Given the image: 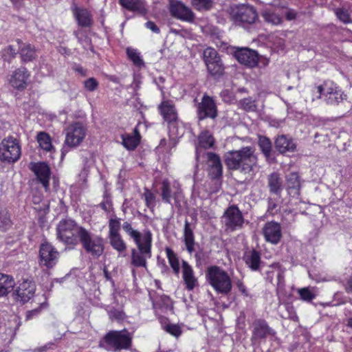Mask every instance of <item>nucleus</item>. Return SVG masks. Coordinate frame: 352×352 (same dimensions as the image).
Wrapping results in <instances>:
<instances>
[{"label": "nucleus", "mask_w": 352, "mask_h": 352, "mask_svg": "<svg viewBox=\"0 0 352 352\" xmlns=\"http://www.w3.org/2000/svg\"><path fill=\"white\" fill-rule=\"evenodd\" d=\"M74 14L78 21V24L81 27H89L93 23L91 15L87 9L76 8L74 10Z\"/></svg>", "instance_id": "nucleus-28"}, {"label": "nucleus", "mask_w": 352, "mask_h": 352, "mask_svg": "<svg viewBox=\"0 0 352 352\" xmlns=\"http://www.w3.org/2000/svg\"><path fill=\"white\" fill-rule=\"evenodd\" d=\"M165 330L174 336H179L181 333L179 326L176 324H167L165 327Z\"/></svg>", "instance_id": "nucleus-51"}, {"label": "nucleus", "mask_w": 352, "mask_h": 352, "mask_svg": "<svg viewBox=\"0 0 352 352\" xmlns=\"http://www.w3.org/2000/svg\"><path fill=\"white\" fill-rule=\"evenodd\" d=\"M223 221L226 230L234 231L242 228L244 219L239 209L235 206H232L225 211Z\"/></svg>", "instance_id": "nucleus-11"}, {"label": "nucleus", "mask_w": 352, "mask_h": 352, "mask_svg": "<svg viewBox=\"0 0 352 352\" xmlns=\"http://www.w3.org/2000/svg\"><path fill=\"white\" fill-rule=\"evenodd\" d=\"M109 239L110 245L119 253H122L126 251V245L120 234L109 236Z\"/></svg>", "instance_id": "nucleus-37"}, {"label": "nucleus", "mask_w": 352, "mask_h": 352, "mask_svg": "<svg viewBox=\"0 0 352 352\" xmlns=\"http://www.w3.org/2000/svg\"><path fill=\"white\" fill-rule=\"evenodd\" d=\"M197 114L199 120L206 118L214 119L217 117V107L212 98L204 96L201 102L198 104Z\"/></svg>", "instance_id": "nucleus-14"}, {"label": "nucleus", "mask_w": 352, "mask_h": 352, "mask_svg": "<svg viewBox=\"0 0 352 352\" xmlns=\"http://www.w3.org/2000/svg\"><path fill=\"white\" fill-rule=\"evenodd\" d=\"M206 277L210 285L219 294H228L232 289V281L228 274L217 266L209 267Z\"/></svg>", "instance_id": "nucleus-4"}, {"label": "nucleus", "mask_w": 352, "mask_h": 352, "mask_svg": "<svg viewBox=\"0 0 352 352\" xmlns=\"http://www.w3.org/2000/svg\"><path fill=\"white\" fill-rule=\"evenodd\" d=\"M276 207H277L276 204L272 201V199H269L268 210L271 212H273L276 208Z\"/></svg>", "instance_id": "nucleus-55"}, {"label": "nucleus", "mask_w": 352, "mask_h": 352, "mask_svg": "<svg viewBox=\"0 0 352 352\" xmlns=\"http://www.w3.org/2000/svg\"><path fill=\"white\" fill-rule=\"evenodd\" d=\"M232 16L235 21L252 24L258 19L254 7L250 5H240L232 10Z\"/></svg>", "instance_id": "nucleus-13"}, {"label": "nucleus", "mask_w": 352, "mask_h": 352, "mask_svg": "<svg viewBox=\"0 0 352 352\" xmlns=\"http://www.w3.org/2000/svg\"><path fill=\"white\" fill-rule=\"evenodd\" d=\"M36 140L42 149L46 151H52L54 149L51 138L47 133L39 132L37 134Z\"/></svg>", "instance_id": "nucleus-34"}, {"label": "nucleus", "mask_w": 352, "mask_h": 352, "mask_svg": "<svg viewBox=\"0 0 352 352\" xmlns=\"http://www.w3.org/2000/svg\"><path fill=\"white\" fill-rule=\"evenodd\" d=\"M17 44L23 62H29L36 58V52L33 46L30 44H23L19 40L17 41Z\"/></svg>", "instance_id": "nucleus-31"}, {"label": "nucleus", "mask_w": 352, "mask_h": 352, "mask_svg": "<svg viewBox=\"0 0 352 352\" xmlns=\"http://www.w3.org/2000/svg\"><path fill=\"white\" fill-rule=\"evenodd\" d=\"M175 124L174 123H173V124H172V125H171V126L175 127Z\"/></svg>", "instance_id": "nucleus-64"}, {"label": "nucleus", "mask_w": 352, "mask_h": 352, "mask_svg": "<svg viewBox=\"0 0 352 352\" xmlns=\"http://www.w3.org/2000/svg\"><path fill=\"white\" fill-rule=\"evenodd\" d=\"M38 313V310L37 309H34V310H32L30 311L28 314V317L30 318V315H32V314H37Z\"/></svg>", "instance_id": "nucleus-58"}, {"label": "nucleus", "mask_w": 352, "mask_h": 352, "mask_svg": "<svg viewBox=\"0 0 352 352\" xmlns=\"http://www.w3.org/2000/svg\"><path fill=\"white\" fill-rule=\"evenodd\" d=\"M252 326L253 328L251 338L252 342L265 339L267 336L275 334V332L269 327L267 322L263 319L255 320Z\"/></svg>", "instance_id": "nucleus-16"}, {"label": "nucleus", "mask_w": 352, "mask_h": 352, "mask_svg": "<svg viewBox=\"0 0 352 352\" xmlns=\"http://www.w3.org/2000/svg\"><path fill=\"white\" fill-rule=\"evenodd\" d=\"M287 188L289 190H294V195H299L300 183L297 173H291L287 177Z\"/></svg>", "instance_id": "nucleus-33"}, {"label": "nucleus", "mask_w": 352, "mask_h": 352, "mask_svg": "<svg viewBox=\"0 0 352 352\" xmlns=\"http://www.w3.org/2000/svg\"><path fill=\"white\" fill-rule=\"evenodd\" d=\"M182 277L188 290H192L198 284L191 266L185 261L182 262Z\"/></svg>", "instance_id": "nucleus-22"}, {"label": "nucleus", "mask_w": 352, "mask_h": 352, "mask_svg": "<svg viewBox=\"0 0 352 352\" xmlns=\"http://www.w3.org/2000/svg\"><path fill=\"white\" fill-rule=\"evenodd\" d=\"M123 230L133 240L137 248L131 250V263L135 267L146 268L147 259L151 257L152 234L148 230L143 232L133 229L131 224L125 221L122 224Z\"/></svg>", "instance_id": "nucleus-1"}, {"label": "nucleus", "mask_w": 352, "mask_h": 352, "mask_svg": "<svg viewBox=\"0 0 352 352\" xmlns=\"http://www.w3.org/2000/svg\"><path fill=\"white\" fill-rule=\"evenodd\" d=\"M109 236L120 234V219L115 217L111 218L109 221Z\"/></svg>", "instance_id": "nucleus-42"}, {"label": "nucleus", "mask_w": 352, "mask_h": 352, "mask_svg": "<svg viewBox=\"0 0 352 352\" xmlns=\"http://www.w3.org/2000/svg\"><path fill=\"white\" fill-rule=\"evenodd\" d=\"M190 3L196 10L199 12L208 11L213 6L212 0H191Z\"/></svg>", "instance_id": "nucleus-38"}, {"label": "nucleus", "mask_w": 352, "mask_h": 352, "mask_svg": "<svg viewBox=\"0 0 352 352\" xmlns=\"http://www.w3.org/2000/svg\"><path fill=\"white\" fill-rule=\"evenodd\" d=\"M159 109L164 119L168 122H173L177 118V113L174 104L171 101H164L159 105Z\"/></svg>", "instance_id": "nucleus-25"}, {"label": "nucleus", "mask_w": 352, "mask_h": 352, "mask_svg": "<svg viewBox=\"0 0 352 352\" xmlns=\"http://www.w3.org/2000/svg\"><path fill=\"white\" fill-rule=\"evenodd\" d=\"M14 285L12 276L0 273V297L7 296L12 290Z\"/></svg>", "instance_id": "nucleus-29"}, {"label": "nucleus", "mask_w": 352, "mask_h": 352, "mask_svg": "<svg viewBox=\"0 0 352 352\" xmlns=\"http://www.w3.org/2000/svg\"><path fill=\"white\" fill-rule=\"evenodd\" d=\"M278 281H280V278H282V275H281V274H280V273H279V274H278Z\"/></svg>", "instance_id": "nucleus-62"}, {"label": "nucleus", "mask_w": 352, "mask_h": 352, "mask_svg": "<svg viewBox=\"0 0 352 352\" xmlns=\"http://www.w3.org/2000/svg\"><path fill=\"white\" fill-rule=\"evenodd\" d=\"M76 71L82 74H83V69L82 67H78L76 68Z\"/></svg>", "instance_id": "nucleus-59"}, {"label": "nucleus", "mask_w": 352, "mask_h": 352, "mask_svg": "<svg viewBox=\"0 0 352 352\" xmlns=\"http://www.w3.org/2000/svg\"><path fill=\"white\" fill-rule=\"evenodd\" d=\"M263 233L265 240L272 244H277L282 237L281 227L275 221L266 223L263 228Z\"/></svg>", "instance_id": "nucleus-18"}, {"label": "nucleus", "mask_w": 352, "mask_h": 352, "mask_svg": "<svg viewBox=\"0 0 352 352\" xmlns=\"http://www.w3.org/2000/svg\"><path fill=\"white\" fill-rule=\"evenodd\" d=\"M258 144L266 160L270 162L272 152V142L270 140L265 136H260Z\"/></svg>", "instance_id": "nucleus-35"}, {"label": "nucleus", "mask_w": 352, "mask_h": 352, "mask_svg": "<svg viewBox=\"0 0 352 352\" xmlns=\"http://www.w3.org/2000/svg\"><path fill=\"white\" fill-rule=\"evenodd\" d=\"M78 241L85 251L94 258H98L104 252V239L85 228H80Z\"/></svg>", "instance_id": "nucleus-3"}, {"label": "nucleus", "mask_w": 352, "mask_h": 352, "mask_svg": "<svg viewBox=\"0 0 352 352\" xmlns=\"http://www.w3.org/2000/svg\"><path fill=\"white\" fill-rule=\"evenodd\" d=\"M349 325L352 327V318L349 319Z\"/></svg>", "instance_id": "nucleus-63"}, {"label": "nucleus", "mask_w": 352, "mask_h": 352, "mask_svg": "<svg viewBox=\"0 0 352 352\" xmlns=\"http://www.w3.org/2000/svg\"><path fill=\"white\" fill-rule=\"evenodd\" d=\"M120 3L125 8L129 10H143L142 3L140 0H119Z\"/></svg>", "instance_id": "nucleus-41"}, {"label": "nucleus", "mask_w": 352, "mask_h": 352, "mask_svg": "<svg viewBox=\"0 0 352 352\" xmlns=\"http://www.w3.org/2000/svg\"><path fill=\"white\" fill-rule=\"evenodd\" d=\"M345 289L348 293L352 292V278H349L347 280L345 286Z\"/></svg>", "instance_id": "nucleus-56"}, {"label": "nucleus", "mask_w": 352, "mask_h": 352, "mask_svg": "<svg viewBox=\"0 0 352 352\" xmlns=\"http://www.w3.org/2000/svg\"><path fill=\"white\" fill-rule=\"evenodd\" d=\"M317 94L316 98L320 99L322 96L327 104H337L343 99L342 93L332 83L324 82L315 87Z\"/></svg>", "instance_id": "nucleus-10"}, {"label": "nucleus", "mask_w": 352, "mask_h": 352, "mask_svg": "<svg viewBox=\"0 0 352 352\" xmlns=\"http://www.w3.org/2000/svg\"><path fill=\"white\" fill-rule=\"evenodd\" d=\"M162 200L168 204H170V198L173 197L175 199V206L177 208L180 207L179 199L181 196L180 189L178 188L175 192L172 194L170 185L167 179H164L162 184Z\"/></svg>", "instance_id": "nucleus-23"}, {"label": "nucleus", "mask_w": 352, "mask_h": 352, "mask_svg": "<svg viewBox=\"0 0 352 352\" xmlns=\"http://www.w3.org/2000/svg\"><path fill=\"white\" fill-rule=\"evenodd\" d=\"M100 206H101V207H102L104 210H107V207H106L105 204H100Z\"/></svg>", "instance_id": "nucleus-60"}, {"label": "nucleus", "mask_w": 352, "mask_h": 352, "mask_svg": "<svg viewBox=\"0 0 352 352\" xmlns=\"http://www.w3.org/2000/svg\"><path fill=\"white\" fill-rule=\"evenodd\" d=\"M35 289L36 286L33 282L23 280L15 291L17 300L23 302H28L34 296Z\"/></svg>", "instance_id": "nucleus-20"}, {"label": "nucleus", "mask_w": 352, "mask_h": 352, "mask_svg": "<svg viewBox=\"0 0 352 352\" xmlns=\"http://www.w3.org/2000/svg\"><path fill=\"white\" fill-rule=\"evenodd\" d=\"M126 54L130 60L133 61V63L138 67L144 65V62L142 59L140 58L139 53L134 49L127 48Z\"/></svg>", "instance_id": "nucleus-45"}, {"label": "nucleus", "mask_w": 352, "mask_h": 352, "mask_svg": "<svg viewBox=\"0 0 352 352\" xmlns=\"http://www.w3.org/2000/svg\"><path fill=\"white\" fill-rule=\"evenodd\" d=\"M225 163L229 169L244 174L252 173L260 168L256 149L250 146L226 153Z\"/></svg>", "instance_id": "nucleus-2"}, {"label": "nucleus", "mask_w": 352, "mask_h": 352, "mask_svg": "<svg viewBox=\"0 0 352 352\" xmlns=\"http://www.w3.org/2000/svg\"><path fill=\"white\" fill-rule=\"evenodd\" d=\"M21 146L18 140L8 137L0 144V160L9 163L16 162L21 156Z\"/></svg>", "instance_id": "nucleus-7"}, {"label": "nucleus", "mask_w": 352, "mask_h": 352, "mask_svg": "<svg viewBox=\"0 0 352 352\" xmlns=\"http://www.w3.org/2000/svg\"><path fill=\"white\" fill-rule=\"evenodd\" d=\"M208 165L210 168L211 174L214 177H218L222 175V164L219 157L213 153H207Z\"/></svg>", "instance_id": "nucleus-26"}, {"label": "nucleus", "mask_w": 352, "mask_h": 352, "mask_svg": "<svg viewBox=\"0 0 352 352\" xmlns=\"http://www.w3.org/2000/svg\"><path fill=\"white\" fill-rule=\"evenodd\" d=\"M123 146L128 150H134L140 143V135L137 129L133 133H126L121 136Z\"/></svg>", "instance_id": "nucleus-27"}, {"label": "nucleus", "mask_w": 352, "mask_h": 352, "mask_svg": "<svg viewBox=\"0 0 352 352\" xmlns=\"http://www.w3.org/2000/svg\"><path fill=\"white\" fill-rule=\"evenodd\" d=\"M31 165V170L34 173L37 179L45 188V191H48L49 180L51 175L49 166L45 162L34 163Z\"/></svg>", "instance_id": "nucleus-17"}, {"label": "nucleus", "mask_w": 352, "mask_h": 352, "mask_svg": "<svg viewBox=\"0 0 352 352\" xmlns=\"http://www.w3.org/2000/svg\"><path fill=\"white\" fill-rule=\"evenodd\" d=\"M109 318L111 320H122L124 318V314L122 311L112 309L109 311Z\"/></svg>", "instance_id": "nucleus-50"}, {"label": "nucleus", "mask_w": 352, "mask_h": 352, "mask_svg": "<svg viewBox=\"0 0 352 352\" xmlns=\"http://www.w3.org/2000/svg\"><path fill=\"white\" fill-rule=\"evenodd\" d=\"M30 74L25 67H20L15 70L11 78L10 82L11 85L16 89H23L26 86V81Z\"/></svg>", "instance_id": "nucleus-24"}, {"label": "nucleus", "mask_w": 352, "mask_h": 352, "mask_svg": "<svg viewBox=\"0 0 352 352\" xmlns=\"http://www.w3.org/2000/svg\"><path fill=\"white\" fill-rule=\"evenodd\" d=\"M144 197H145V201H146V206L148 207H151V205H153V203L155 199L154 195L149 190H146V192H144Z\"/></svg>", "instance_id": "nucleus-52"}, {"label": "nucleus", "mask_w": 352, "mask_h": 352, "mask_svg": "<svg viewBox=\"0 0 352 352\" xmlns=\"http://www.w3.org/2000/svg\"><path fill=\"white\" fill-rule=\"evenodd\" d=\"M239 103L241 108L246 111H255L256 110L257 107L255 104V101L250 98L243 99L239 102Z\"/></svg>", "instance_id": "nucleus-47"}, {"label": "nucleus", "mask_w": 352, "mask_h": 352, "mask_svg": "<svg viewBox=\"0 0 352 352\" xmlns=\"http://www.w3.org/2000/svg\"><path fill=\"white\" fill-rule=\"evenodd\" d=\"M11 226L10 215L6 210H0V230H6Z\"/></svg>", "instance_id": "nucleus-43"}, {"label": "nucleus", "mask_w": 352, "mask_h": 352, "mask_svg": "<svg viewBox=\"0 0 352 352\" xmlns=\"http://www.w3.org/2000/svg\"><path fill=\"white\" fill-rule=\"evenodd\" d=\"M234 55L240 63L250 67H255L258 62L257 52L249 48H238Z\"/></svg>", "instance_id": "nucleus-15"}, {"label": "nucleus", "mask_w": 352, "mask_h": 352, "mask_svg": "<svg viewBox=\"0 0 352 352\" xmlns=\"http://www.w3.org/2000/svg\"><path fill=\"white\" fill-rule=\"evenodd\" d=\"M270 192L279 195L283 188V180L278 173H272L267 177Z\"/></svg>", "instance_id": "nucleus-30"}, {"label": "nucleus", "mask_w": 352, "mask_h": 352, "mask_svg": "<svg viewBox=\"0 0 352 352\" xmlns=\"http://www.w3.org/2000/svg\"><path fill=\"white\" fill-rule=\"evenodd\" d=\"M8 53L11 55L12 57H14L17 54L18 50L14 47V45H10L7 49Z\"/></svg>", "instance_id": "nucleus-54"}, {"label": "nucleus", "mask_w": 352, "mask_h": 352, "mask_svg": "<svg viewBox=\"0 0 352 352\" xmlns=\"http://www.w3.org/2000/svg\"><path fill=\"white\" fill-rule=\"evenodd\" d=\"M84 85L87 91H94L97 89L98 82L94 78H89L84 82Z\"/></svg>", "instance_id": "nucleus-49"}, {"label": "nucleus", "mask_w": 352, "mask_h": 352, "mask_svg": "<svg viewBox=\"0 0 352 352\" xmlns=\"http://www.w3.org/2000/svg\"><path fill=\"white\" fill-rule=\"evenodd\" d=\"M145 26L146 27V28L151 30L152 32H153L154 33H159L160 32V29L156 25V24L153 22V21H147L146 23H145Z\"/></svg>", "instance_id": "nucleus-53"}, {"label": "nucleus", "mask_w": 352, "mask_h": 352, "mask_svg": "<svg viewBox=\"0 0 352 352\" xmlns=\"http://www.w3.org/2000/svg\"><path fill=\"white\" fill-rule=\"evenodd\" d=\"M80 228L72 219H64L59 222L57 226V237L65 244L76 245L78 241V231Z\"/></svg>", "instance_id": "nucleus-5"}, {"label": "nucleus", "mask_w": 352, "mask_h": 352, "mask_svg": "<svg viewBox=\"0 0 352 352\" xmlns=\"http://www.w3.org/2000/svg\"><path fill=\"white\" fill-rule=\"evenodd\" d=\"M214 144V138L207 131H203L199 135V146L204 148H209Z\"/></svg>", "instance_id": "nucleus-39"}, {"label": "nucleus", "mask_w": 352, "mask_h": 352, "mask_svg": "<svg viewBox=\"0 0 352 352\" xmlns=\"http://www.w3.org/2000/svg\"><path fill=\"white\" fill-rule=\"evenodd\" d=\"M204 60L208 73L214 78H219L224 73V66L217 52L212 47L204 51Z\"/></svg>", "instance_id": "nucleus-8"}, {"label": "nucleus", "mask_w": 352, "mask_h": 352, "mask_svg": "<svg viewBox=\"0 0 352 352\" xmlns=\"http://www.w3.org/2000/svg\"><path fill=\"white\" fill-rule=\"evenodd\" d=\"M104 342L108 348L118 351L128 349L131 346V338L126 331H111L104 337Z\"/></svg>", "instance_id": "nucleus-6"}, {"label": "nucleus", "mask_w": 352, "mask_h": 352, "mask_svg": "<svg viewBox=\"0 0 352 352\" xmlns=\"http://www.w3.org/2000/svg\"><path fill=\"white\" fill-rule=\"evenodd\" d=\"M246 264L252 270H257L259 267L261 257L260 254L252 250L245 255V257Z\"/></svg>", "instance_id": "nucleus-36"}, {"label": "nucleus", "mask_w": 352, "mask_h": 352, "mask_svg": "<svg viewBox=\"0 0 352 352\" xmlns=\"http://www.w3.org/2000/svg\"><path fill=\"white\" fill-rule=\"evenodd\" d=\"M86 127L80 122L69 124L65 129V146L69 148H76L85 138Z\"/></svg>", "instance_id": "nucleus-9"}, {"label": "nucleus", "mask_w": 352, "mask_h": 352, "mask_svg": "<svg viewBox=\"0 0 352 352\" xmlns=\"http://www.w3.org/2000/svg\"><path fill=\"white\" fill-rule=\"evenodd\" d=\"M241 291L243 293V294H246V290L244 288V287H242L241 288Z\"/></svg>", "instance_id": "nucleus-61"}, {"label": "nucleus", "mask_w": 352, "mask_h": 352, "mask_svg": "<svg viewBox=\"0 0 352 352\" xmlns=\"http://www.w3.org/2000/svg\"><path fill=\"white\" fill-rule=\"evenodd\" d=\"M184 242L188 252L191 254L194 251L195 241L192 230L188 221L185 222Z\"/></svg>", "instance_id": "nucleus-32"}, {"label": "nucleus", "mask_w": 352, "mask_h": 352, "mask_svg": "<svg viewBox=\"0 0 352 352\" xmlns=\"http://www.w3.org/2000/svg\"><path fill=\"white\" fill-rule=\"evenodd\" d=\"M170 12L173 16L183 21L193 23L195 14L190 8L177 0L170 1Z\"/></svg>", "instance_id": "nucleus-12"}, {"label": "nucleus", "mask_w": 352, "mask_h": 352, "mask_svg": "<svg viewBox=\"0 0 352 352\" xmlns=\"http://www.w3.org/2000/svg\"><path fill=\"white\" fill-rule=\"evenodd\" d=\"M166 253L167 258L168 259V262L171 267L173 268L174 272L176 274H178L179 272V260L175 252L170 248H166Z\"/></svg>", "instance_id": "nucleus-40"}, {"label": "nucleus", "mask_w": 352, "mask_h": 352, "mask_svg": "<svg viewBox=\"0 0 352 352\" xmlns=\"http://www.w3.org/2000/svg\"><path fill=\"white\" fill-rule=\"evenodd\" d=\"M263 18L265 21L272 25H279L282 23L281 17L274 13L265 12L263 14Z\"/></svg>", "instance_id": "nucleus-46"}, {"label": "nucleus", "mask_w": 352, "mask_h": 352, "mask_svg": "<svg viewBox=\"0 0 352 352\" xmlns=\"http://www.w3.org/2000/svg\"><path fill=\"white\" fill-rule=\"evenodd\" d=\"M296 14L294 12H288L286 14V18L287 20H289V21L296 19Z\"/></svg>", "instance_id": "nucleus-57"}, {"label": "nucleus", "mask_w": 352, "mask_h": 352, "mask_svg": "<svg viewBox=\"0 0 352 352\" xmlns=\"http://www.w3.org/2000/svg\"><path fill=\"white\" fill-rule=\"evenodd\" d=\"M40 256L42 265L52 267L58 260V253L52 245L44 243L40 248Z\"/></svg>", "instance_id": "nucleus-19"}, {"label": "nucleus", "mask_w": 352, "mask_h": 352, "mask_svg": "<svg viewBox=\"0 0 352 352\" xmlns=\"http://www.w3.org/2000/svg\"><path fill=\"white\" fill-rule=\"evenodd\" d=\"M298 293L300 299L307 302H311L316 297V294L309 287L298 289Z\"/></svg>", "instance_id": "nucleus-44"}, {"label": "nucleus", "mask_w": 352, "mask_h": 352, "mask_svg": "<svg viewBox=\"0 0 352 352\" xmlns=\"http://www.w3.org/2000/svg\"><path fill=\"white\" fill-rule=\"evenodd\" d=\"M275 147L277 151L282 153L294 152L296 151V145L294 140L285 135H278L275 140Z\"/></svg>", "instance_id": "nucleus-21"}, {"label": "nucleus", "mask_w": 352, "mask_h": 352, "mask_svg": "<svg viewBox=\"0 0 352 352\" xmlns=\"http://www.w3.org/2000/svg\"><path fill=\"white\" fill-rule=\"evenodd\" d=\"M337 17L343 23H349L351 22L350 15L346 10L338 8L335 11Z\"/></svg>", "instance_id": "nucleus-48"}]
</instances>
